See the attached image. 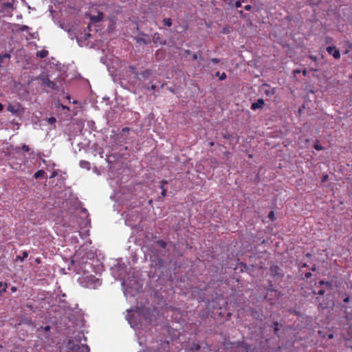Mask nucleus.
<instances>
[{
	"mask_svg": "<svg viewBox=\"0 0 352 352\" xmlns=\"http://www.w3.org/2000/svg\"><path fill=\"white\" fill-rule=\"evenodd\" d=\"M319 285L316 287V289H313V293L314 294L323 295L325 292V288L331 289L332 287V284L329 281H319Z\"/></svg>",
	"mask_w": 352,
	"mask_h": 352,
	"instance_id": "nucleus-1",
	"label": "nucleus"
},
{
	"mask_svg": "<svg viewBox=\"0 0 352 352\" xmlns=\"http://www.w3.org/2000/svg\"><path fill=\"white\" fill-rule=\"evenodd\" d=\"M67 348L70 350H77V352H89V348L87 344H81L76 346L72 340H69Z\"/></svg>",
	"mask_w": 352,
	"mask_h": 352,
	"instance_id": "nucleus-2",
	"label": "nucleus"
},
{
	"mask_svg": "<svg viewBox=\"0 0 352 352\" xmlns=\"http://www.w3.org/2000/svg\"><path fill=\"white\" fill-rule=\"evenodd\" d=\"M7 110L16 116H19L23 111V109L19 103L9 104Z\"/></svg>",
	"mask_w": 352,
	"mask_h": 352,
	"instance_id": "nucleus-3",
	"label": "nucleus"
},
{
	"mask_svg": "<svg viewBox=\"0 0 352 352\" xmlns=\"http://www.w3.org/2000/svg\"><path fill=\"white\" fill-rule=\"evenodd\" d=\"M42 84L44 86L48 87L52 89H56L57 87L56 83L52 81L48 77H43L41 78Z\"/></svg>",
	"mask_w": 352,
	"mask_h": 352,
	"instance_id": "nucleus-4",
	"label": "nucleus"
},
{
	"mask_svg": "<svg viewBox=\"0 0 352 352\" xmlns=\"http://www.w3.org/2000/svg\"><path fill=\"white\" fill-rule=\"evenodd\" d=\"M327 51L329 54L332 55L333 57L336 59H338L340 57V51L337 50L335 46L327 47Z\"/></svg>",
	"mask_w": 352,
	"mask_h": 352,
	"instance_id": "nucleus-5",
	"label": "nucleus"
},
{
	"mask_svg": "<svg viewBox=\"0 0 352 352\" xmlns=\"http://www.w3.org/2000/svg\"><path fill=\"white\" fill-rule=\"evenodd\" d=\"M152 41L155 44L164 45L165 41L161 37L160 34L158 32H155L152 35Z\"/></svg>",
	"mask_w": 352,
	"mask_h": 352,
	"instance_id": "nucleus-6",
	"label": "nucleus"
},
{
	"mask_svg": "<svg viewBox=\"0 0 352 352\" xmlns=\"http://www.w3.org/2000/svg\"><path fill=\"white\" fill-rule=\"evenodd\" d=\"M265 104V102L263 99L259 98L256 100V102H253L251 105V109L252 110H256L258 109H262Z\"/></svg>",
	"mask_w": 352,
	"mask_h": 352,
	"instance_id": "nucleus-7",
	"label": "nucleus"
},
{
	"mask_svg": "<svg viewBox=\"0 0 352 352\" xmlns=\"http://www.w3.org/2000/svg\"><path fill=\"white\" fill-rule=\"evenodd\" d=\"M103 18V13L99 12L96 16H91L90 19L93 22H100Z\"/></svg>",
	"mask_w": 352,
	"mask_h": 352,
	"instance_id": "nucleus-8",
	"label": "nucleus"
},
{
	"mask_svg": "<svg viewBox=\"0 0 352 352\" xmlns=\"http://www.w3.org/2000/svg\"><path fill=\"white\" fill-rule=\"evenodd\" d=\"M135 40H136L137 43H142V44H144V45H147L149 43H151V40L150 39H146V38H142V37L135 38Z\"/></svg>",
	"mask_w": 352,
	"mask_h": 352,
	"instance_id": "nucleus-9",
	"label": "nucleus"
},
{
	"mask_svg": "<svg viewBox=\"0 0 352 352\" xmlns=\"http://www.w3.org/2000/svg\"><path fill=\"white\" fill-rule=\"evenodd\" d=\"M48 54V52L47 50H41V51H38L37 53H36V56L41 58H45Z\"/></svg>",
	"mask_w": 352,
	"mask_h": 352,
	"instance_id": "nucleus-10",
	"label": "nucleus"
},
{
	"mask_svg": "<svg viewBox=\"0 0 352 352\" xmlns=\"http://www.w3.org/2000/svg\"><path fill=\"white\" fill-rule=\"evenodd\" d=\"M151 74H152V71L151 69H146L141 73V76L144 78H148L149 76H151Z\"/></svg>",
	"mask_w": 352,
	"mask_h": 352,
	"instance_id": "nucleus-11",
	"label": "nucleus"
},
{
	"mask_svg": "<svg viewBox=\"0 0 352 352\" xmlns=\"http://www.w3.org/2000/svg\"><path fill=\"white\" fill-rule=\"evenodd\" d=\"M45 174V172L43 170H39L34 173V177L35 179H38L43 177Z\"/></svg>",
	"mask_w": 352,
	"mask_h": 352,
	"instance_id": "nucleus-12",
	"label": "nucleus"
},
{
	"mask_svg": "<svg viewBox=\"0 0 352 352\" xmlns=\"http://www.w3.org/2000/svg\"><path fill=\"white\" fill-rule=\"evenodd\" d=\"M162 23L165 26L170 27L172 25V20L170 18L164 19Z\"/></svg>",
	"mask_w": 352,
	"mask_h": 352,
	"instance_id": "nucleus-13",
	"label": "nucleus"
},
{
	"mask_svg": "<svg viewBox=\"0 0 352 352\" xmlns=\"http://www.w3.org/2000/svg\"><path fill=\"white\" fill-rule=\"evenodd\" d=\"M5 58L10 59V54L6 53L4 54H0V67L1 66L2 63L3 62V60Z\"/></svg>",
	"mask_w": 352,
	"mask_h": 352,
	"instance_id": "nucleus-14",
	"label": "nucleus"
},
{
	"mask_svg": "<svg viewBox=\"0 0 352 352\" xmlns=\"http://www.w3.org/2000/svg\"><path fill=\"white\" fill-rule=\"evenodd\" d=\"M216 76H219L220 80H223L226 78L227 76L225 72L220 74L219 72L216 73Z\"/></svg>",
	"mask_w": 352,
	"mask_h": 352,
	"instance_id": "nucleus-15",
	"label": "nucleus"
},
{
	"mask_svg": "<svg viewBox=\"0 0 352 352\" xmlns=\"http://www.w3.org/2000/svg\"><path fill=\"white\" fill-rule=\"evenodd\" d=\"M156 243L159 246H160L162 248H164V249L166 248V245H167L166 243L163 240H159V241H156Z\"/></svg>",
	"mask_w": 352,
	"mask_h": 352,
	"instance_id": "nucleus-16",
	"label": "nucleus"
},
{
	"mask_svg": "<svg viewBox=\"0 0 352 352\" xmlns=\"http://www.w3.org/2000/svg\"><path fill=\"white\" fill-rule=\"evenodd\" d=\"M28 256V252L27 251H24L23 252L22 257L20 256H17V259H19L20 261H23L25 258H26Z\"/></svg>",
	"mask_w": 352,
	"mask_h": 352,
	"instance_id": "nucleus-17",
	"label": "nucleus"
},
{
	"mask_svg": "<svg viewBox=\"0 0 352 352\" xmlns=\"http://www.w3.org/2000/svg\"><path fill=\"white\" fill-rule=\"evenodd\" d=\"M347 322H350L352 320V314L351 313H349V312H347V311H345V316H344Z\"/></svg>",
	"mask_w": 352,
	"mask_h": 352,
	"instance_id": "nucleus-18",
	"label": "nucleus"
},
{
	"mask_svg": "<svg viewBox=\"0 0 352 352\" xmlns=\"http://www.w3.org/2000/svg\"><path fill=\"white\" fill-rule=\"evenodd\" d=\"M198 58H199L201 60H204V58H203V57H202V56H201V52H199V55H198V54H193V56H192V59H193V60H197V59H198Z\"/></svg>",
	"mask_w": 352,
	"mask_h": 352,
	"instance_id": "nucleus-19",
	"label": "nucleus"
},
{
	"mask_svg": "<svg viewBox=\"0 0 352 352\" xmlns=\"http://www.w3.org/2000/svg\"><path fill=\"white\" fill-rule=\"evenodd\" d=\"M51 329V327L50 325H47L45 327H41L39 329H38V331L42 330L43 331L48 332Z\"/></svg>",
	"mask_w": 352,
	"mask_h": 352,
	"instance_id": "nucleus-20",
	"label": "nucleus"
},
{
	"mask_svg": "<svg viewBox=\"0 0 352 352\" xmlns=\"http://www.w3.org/2000/svg\"><path fill=\"white\" fill-rule=\"evenodd\" d=\"M8 287V285L6 283H3V287L0 289V294L6 292V289Z\"/></svg>",
	"mask_w": 352,
	"mask_h": 352,
	"instance_id": "nucleus-21",
	"label": "nucleus"
},
{
	"mask_svg": "<svg viewBox=\"0 0 352 352\" xmlns=\"http://www.w3.org/2000/svg\"><path fill=\"white\" fill-rule=\"evenodd\" d=\"M274 332L275 334H277V333H278V331L279 330L278 322H274Z\"/></svg>",
	"mask_w": 352,
	"mask_h": 352,
	"instance_id": "nucleus-22",
	"label": "nucleus"
},
{
	"mask_svg": "<svg viewBox=\"0 0 352 352\" xmlns=\"http://www.w3.org/2000/svg\"><path fill=\"white\" fill-rule=\"evenodd\" d=\"M278 270V267L276 265H274L271 267V271L272 273H274V274H278L277 271Z\"/></svg>",
	"mask_w": 352,
	"mask_h": 352,
	"instance_id": "nucleus-23",
	"label": "nucleus"
},
{
	"mask_svg": "<svg viewBox=\"0 0 352 352\" xmlns=\"http://www.w3.org/2000/svg\"><path fill=\"white\" fill-rule=\"evenodd\" d=\"M201 348L200 345L198 344H193L192 347H191V349L192 350H196V351H198Z\"/></svg>",
	"mask_w": 352,
	"mask_h": 352,
	"instance_id": "nucleus-24",
	"label": "nucleus"
},
{
	"mask_svg": "<svg viewBox=\"0 0 352 352\" xmlns=\"http://www.w3.org/2000/svg\"><path fill=\"white\" fill-rule=\"evenodd\" d=\"M168 184V181L163 179L160 182V188H164L165 185Z\"/></svg>",
	"mask_w": 352,
	"mask_h": 352,
	"instance_id": "nucleus-25",
	"label": "nucleus"
},
{
	"mask_svg": "<svg viewBox=\"0 0 352 352\" xmlns=\"http://www.w3.org/2000/svg\"><path fill=\"white\" fill-rule=\"evenodd\" d=\"M28 29H29V27L27 25H23L19 28V30L21 32H25V31L28 30Z\"/></svg>",
	"mask_w": 352,
	"mask_h": 352,
	"instance_id": "nucleus-26",
	"label": "nucleus"
},
{
	"mask_svg": "<svg viewBox=\"0 0 352 352\" xmlns=\"http://www.w3.org/2000/svg\"><path fill=\"white\" fill-rule=\"evenodd\" d=\"M21 149L24 151V152H28L30 151V147L26 145V144H23L21 147Z\"/></svg>",
	"mask_w": 352,
	"mask_h": 352,
	"instance_id": "nucleus-27",
	"label": "nucleus"
},
{
	"mask_svg": "<svg viewBox=\"0 0 352 352\" xmlns=\"http://www.w3.org/2000/svg\"><path fill=\"white\" fill-rule=\"evenodd\" d=\"M56 122V120L54 117H51V118H48V122L51 124L55 123Z\"/></svg>",
	"mask_w": 352,
	"mask_h": 352,
	"instance_id": "nucleus-28",
	"label": "nucleus"
},
{
	"mask_svg": "<svg viewBox=\"0 0 352 352\" xmlns=\"http://www.w3.org/2000/svg\"><path fill=\"white\" fill-rule=\"evenodd\" d=\"M314 148H315L316 150H318V151H320V150H322V149H323V148L322 147V146H321L320 144H318V143L314 144Z\"/></svg>",
	"mask_w": 352,
	"mask_h": 352,
	"instance_id": "nucleus-29",
	"label": "nucleus"
},
{
	"mask_svg": "<svg viewBox=\"0 0 352 352\" xmlns=\"http://www.w3.org/2000/svg\"><path fill=\"white\" fill-rule=\"evenodd\" d=\"M211 62L214 63V64H217V63H219L220 62V59L217 58H213L211 59Z\"/></svg>",
	"mask_w": 352,
	"mask_h": 352,
	"instance_id": "nucleus-30",
	"label": "nucleus"
},
{
	"mask_svg": "<svg viewBox=\"0 0 352 352\" xmlns=\"http://www.w3.org/2000/svg\"><path fill=\"white\" fill-rule=\"evenodd\" d=\"M89 164V163L87 161H81L80 162V165L81 166H88Z\"/></svg>",
	"mask_w": 352,
	"mask_h": 352,
	"instance_id": "nucleus-31",
	"label": "nucleus"
},
{
	"mask_svg": "<svg viewBox=\"0 0 352 352\" xmlns=\"http://www.w3.org/2000/svg\"><path fill=\"white\" fill-rule=\"evenodd\" d=\"M161 189H162L161 195L163 197H165L166 195V189H165L164 188H161Z\"/></svg>",
	"mask_w": 352,
	"mask_h": 352,
	"instance_id": "nucleus-32",
	"label": "nucleus"
},
{
	"mask_svg": "<svg viewBox=\"0 0 352 352\" xmlns=\"http://www.w3.org/2000/svg\"><path fill=\"white\" fill-rule=\"evenodd\" d=\"M241 6V3L239 1H237L236 3H235V7L236 8H240Z\"/></svg>",
	"mask_w": 352,
	"mask_h": 352,
	"instance_id": "nucleus-33",
	"label": "nucleus"
},
{
	"mask_svg": "<svg viewBox=\"0 0 352 352\" xmlns=\"http://www.w3.org/2000/svg\"><path fill=\"white\" fill-rule=\"evenodd\" d=\"M274 217V212H272V211L270 212V213L269 214V218L271 219L272 220H273Z\"/></svg>",
	"mask_w": 352,
	"mask_h": 352,
	"instance_id": "nucleus-34",
	"label": "nucleus"
},
{
	"mask_svg": "<svg viewBox=\"0 0 352 352\" xmlns=\"http://www.w3.org/2000/svg\"><path fill=\"white\" fill-rule=\"evenodd\" d=\"M57 175V172L55 170L52 173V175L50 177V179L55 177Z\"/></svg>",
	"mask_w": 352,
	"mask_h": 352,
	"instance_id": "nucleus-35",
	"label": "nucleus"
},
{
	"mask_svg": "<svg viewBox=\"0 0 352 352\" xmlns=\"http://www.w3.org/2000/svg\"><path fill=\"white\" fill-rule=\"evenodd\" d=\"M10 290L12 292H16L17 288L15 286H12V287H11Z\"/></svg>",
	"mask_w": 352,
	"mask_h": 352,
	"instance_id": "nucleus-36",
	"label": "nucleus"
},
{
	"mask_svg": "<svg viewBox=\"0 0 352 352\" xmlns=\"http://www.w3.org/2000/svg\"><path fill=\"white\" fill-rule=\"evenodd\" d=\"M252 8V6L250 5H247L245 6V10H250Z\"/></svg>",
	"mask_w": 352,
	"mask_h": 352,
	"instance_id": "nucleus-37",
	"label": "nucleus"
},
{
	"mask_svg": "<svg viewBox=\"0 0 352 352\" xmlns=\"http://www.w3.org/2000/svg\"><path fill=\"white\" fill-rule=\"evenodd\" d=\"M327 338H328V339H332V338H333V333H329V334L327 335Z\"/></svg>",
	"mask_w": 352,
	"mask_h": 352,
	"instance_id": "nucleus-38",
	"label": "nucleus"
},
{
	"mask_svg": "<svg viewBox=\"0 0 352 352\" xmlns=\"http://www.w3.org/2000/svg\"><path fill=\"white\" fill-rule=\"evenodd\" d=\"M300 71L298 69H296L294 71V74L295 76H296L297 74H300Z\"/></svg>",
	"mask_w": 352,
	"mask_h": 352,
	"instance_id": "nucleus-39",
	"label": "nucleus"
},
{
	"mask_svg": "<svg viewBox=\"0 0 352 352\" xmlns=\"http://www.w3.org/2000/svg\"><path fill=\"white\" fill-rule=\"evenodd\" d=\"M185 54H186V55H190V54H191V52H190V50H185Z\"/></svg>",
	"mask_w": 352,
	"mask_h": 352,
	"instance_id": "nucleus-40",
	"label": "nucleus"
},
{
	"mask_svg": "<svg viewBox=\"0 0 352 352\" xmlns=\"http://www.w3.org/2000/svg\"><path fill=\"white\" fill-rule=\"evenodd\" d=\"M149 89L151 90H155L156 89V85H152Z\"/></svg>",
	"mask_w": 352,
	"mask_h": 352,
	"instance_id": "nucleus-41",
	"label": "nucleus"
},
{
	"mask_svg": "<svg viewBox=\"0 0 352 352\" xmlns=\"http://www.w3.org/2000/svg\"><path fill=\"white\" fill-rule=\"evenodd\" d=\"M327 177H328V175H324V176L323 177V179H322V181L323 182H325V181L327 180Z\"/></svg>",
	"mask_w": 352,
	"mask_h": 352,
	"instance_id": "nucleus-42",
	"label": "nucleus"
},
{
	"mask_svg": "<svg viewBox=\"0 0 352 352\" xmlns=\"http://www.w3.org/2000/svg\"><path fill=\"white\" fill-rule=\"evenodd\" d=\"M62 109H66V110H69V108L68 107L64 106V105H62Z\"/></svg>",
	"mask_w": 352,
	"mask_h": 352,
	"instance_id": "nucleus-43",
	"label": "nucleus"
},
{
	"mask_svg": "<svg viewBox=\"0 0 352 352\" xmlns=\"http://www.w3.org/2000/svg\"><path fill=\"white\" fill-rule=\"evenodd\" d=\"M344 302H349V297L345 298L344 300Z\"/></svg>",
	"mask_w": 352,
	"mask_h": 352,
	"instance_id": "nucleus-44",
	"label": "nucleus"
},
{
	"mask_svg": "<svg viewBox=\"0 0 352 352\" xmlns=\"http://www.w3.org/2000/svg\"><path fill=\"white\" fill-rule=\"evenodd\" d=\"M128 131H129V128H128V127H125V128L122 129V131H124V132Z\"/></svg>",
	"mask_w": 352,
	"mask_h": 352,
	"instance_id": "nucleus-45",
	"label": "nucleus"
},
{
	"mask_svg": "<svg viewBox=\"0 0 352 352\" xmlns=\"http://www.w3.org/2000/svg\"><path fill=\"white\" fill-rule=\"evenodd\" d=\"M3 109V105L0 103V112Z\"/></svg>",
	"mask_w": 352,
	"mask_h": 352,
	"instance_id": "nucleus-46",
	"label": "nucleus"
},
{
	"mask_svg": "<svg viewBox=\"0 0 352 352\" xmlns=\"http://www.w3.org/2000/svg\"><path fill=\"white\" fill-rule=\"evenodd\" d=\"M302 74H303V75L305 76H306V74H307V70H306V69H304V70L302 71Z\"/></svg>",
	"mask_w": 352,
	"mask_h": 352,
	"instance_id": "nucleus-47",
	"label": "nucleus"
},
{
	"mask_svg": "<svg viewBox=\"0 0 352 352\" xmlns=\"http://www.w3.org/2000/svg\"><path fill=\"white\" fill-rule=\"evenodd\" d=\"M20 149L21 148L19 147H17V148H15V151H16V152L18 153V152H19Z\"/></svg>",
	"mask_w": 352,
	"mask_h": 352,
	"instance_id": "nucleus-48",
	"label": "nucleus"
},
{
	"mask_svg": "<svg viewBox=\"0 0 352 352\" xmlns=\"http://www.w3.org/2000/svg\"><path fill=\"white\" fill-rule=\"evenodd\" d=\"M229 136H230L229 135H223V138H229Z\"/></svg>",
	"mask_w": 352,
	"mask_h": 352,
	"instance_id": "nucleus-49",
	"label": "nucleus"
},
{
	"mask_svg": "<svg viewBox=\"0 0 352 352\" xmlns=\"http://www.w3.org/2000/svg\"><path fill=\"white\" fill-rule=\"evenodd\" d=\"M36 263H39L41 262V261H40V258H36Z\"/></svg>",
	"mask_w": 352,
	"mask_h": 352,
	"instance_id": "nucleus-50",
	"label": "nucleus"
},
{
	"mask_svg": "<svg viewBox=\"0 0 352 352\" xmlns=\"http://www.w3.org/2000/svg\"><path fill=\"white\" fill-rule=\"evenodd\" d=\"M305 276L306 278H308V273H305Z\"/></svg>",
	"mask_w": 352,
	"mask_h": 352,
	"instance_id": "nucleus-51",
	"label": "nucleus"
},
{
	"mask_svg": "<svg viewBox=\"0 0 352 352\" xmlns=\"http://www.w3.org/2000/svg\"><path fill=\"white\" fill-rule=\"evenodd\" d=\"M12 6V4H11V3H10L7 4V6H9V7H10V6Z\"/></svg>",
	"mask_w": 352,
	"mask_h": 352,
	"instance_id": "nucleus-52",
	"label": "nucleus"
},
{
	"mask_svg": "<svg viewBox=\"0 0 352 352\" xmlns=\"http://www.w3.org/2000/svg\"><path fill=\"white\" fill-rule=\"evenodd\" d=\"M223 33H226V32H227V30H224L223 31Z\"/></svg>",
	"mask_w": 352,
	"mask_h": 352,
	"instance_id": "nucleus-53",
	"label": "nucleus"
},
{
	"mask_svg": "<svg viewBox=\"0 0 352 352\" xmlns=\"http://www.w3.org/2000/svg\"><path fill=\"white\" fill-rule=\"evenodd\" d=\"M223 33H226V32H227V30H224L223 31Z\"/></svg>",
	"mask_w": 352,
	"mask_h": 352,
	"instance_id": "nucleus-54",
	"label": "nucleus"
},
{
	"mask_svg": "<svg viewBox=\"0 0 352 352\" xmlns=\"http://www.w3.org/2000/svg\"><path fill=\"white\" fill-rule=\"evenodd\" d=\"M0 286H3V282H0Z\"/></svg>",
	"mask_w": 352,
	"mask_h": 352,
	"instance_id": "nucleus-55",
	"label": "nucleus"
},
{
	"mask_svg": "<svg viewBox=\"0 0 352 352\" xmlns=\"http://www.w3.org/2000/svg\"><path fill=\"white\" fill-rule=\"evenodd\" d=\"M211 146H213L214 145V143L213 142H210V144Z\"/></svg>",
	"mask_w": 352,
	"mask_h": 352,
	"instance_id": "nucleus-56",
	"label": "nucleus"
},
{
	"mask_svg": "<svg viewBox=\"0 0 352 352\" xmlns=\"http://www.w3.org/2000/svg\"><path fill=\"white\" fill-rule=\"evenodd\" d=\"M2 286H0V289L1 288Z\"/></svg>",
	"mask_w": 352,
	"mask_h": 352,
	"instance_id": "nucleus-57",
	"label": "nucleus"
}]
</instances>
